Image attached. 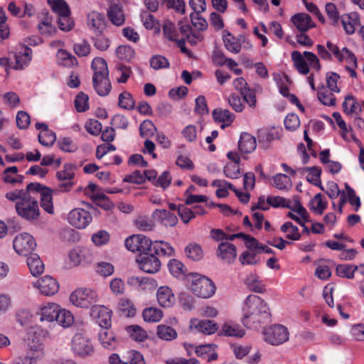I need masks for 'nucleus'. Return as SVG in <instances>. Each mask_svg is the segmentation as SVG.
<instances>
[{"instance_id":"obj_1","label":"nucleus","mask_w":364,"mask_h":364,"mask_svg":"<svg viewBox=\"0 0 364 364\" xmlns=\"http://www.w3.org/2000/svg\"><path fill=\"white\" fill-rule=\"evenodd\" d=\"M270 309L267 303L256 294L245 298L242 306V323L249 328H256L269 320Z\"/></svg>"},{"instance_id":"obj_2","label":"nucleus","mask_w":364,"mask_h":364,"mask_svg":"<svg viewBox=\"0 0 364 364\" xmlns=\"http://www.w3.org/2000/svg\"><path fill=\"white\" fill-rule=\"evenodd\" d=\"M39 328L31 327L27 330L24 338L26 352L16 358V364H37L45 356V346L39 338Z\"/></svg>"},{"instance_id":"obj_3","label":"nucleus","mask_w":364,"mask_h":364,"mask_svg":"<svg viewBox=\"0 0 364 364\" xmlns=\"http://www.w3.org/2000/svg\"><path fill=\"white\" fill-rule=\"evenodd\" d=\"M91 68L93 70L92 82L95 90L99 95L106 96L111 90L107 62L102 58H95Z\"/></svg>"},{"instance_id":"obj_4","label":"nucleus","mask_w":364,"mask_h":364,"mask_svg":"<svg viewBox=\"0 0 364 364\" xmlns=\"http://www.w3.org/2000/svg\"><path fill=\"white\" fill-rule=\"evenodd\" d=\"M186 285L196 296L208 299L216 290L213 282L208 277L198 273H189L186 277Z\"/></svg>"},{"instance_id":"obj_5","label":"nucleus","mask_w":364,"mask_h":364,"mask_svg":"<svg viewBox=\"0 0 364 364\" xmlns=\"http://www.w3.org/2000/svg\"><path fill=\"white\" fill-rule=\"evenodd\" d=\"M100 296L96 289L90 287H77L69 296V302L76 308L87 309L99 302Z\"/></svg>"},{"instance_id":"obj_6","label":"nucleus","mask_w":364,"mask_h":364,"mask_svg":"<svg viewBox=\"0 0 364 364\" xmlns=\"http://www.w3.org/2000/svg\"><path fill=\"white\" fill-rule=\"evenodd\" d=\"M327 49L322 45H317L316 50L319 56L325 60H331L332 55L339 62H346L353 66L356 65V57L353 52L346 47L341 50L334 43L328 41L326 44Z\"/></svg>"},{"instance_id":"obj_7","label":"nucleus","mask_w":364,"mask_h":364,"mask_svg":"<svg viewBox=\"0 0 364 364\" xmlns=\"http://www.w3.org/2000/svg\"><path fill=\"white\" fill-rule=\"evenodd\" d=\"M94 260L95 253L92 248L77 246L69 250L65 265L67 268L86 267L91 264Z\"/></svg>"},{"instance_id":"obj_8","label":"nucleus","mask_w":364,"mask_h":364,"mask_svg":"<svg viewBox=\"0 0 364 364\" xmlns=\"http://www.w3.org/2000/svg\"><path fill=\"white\" fill-rule=\"evenodd\" d=\"M16 210L20 217L28 221L36 220L40 215L38 201L31 193L23 200L17 202Z\"/></svg>"},{"instance_id":"obj_9","label":"nucleus","mask_w":364,"mask_h":364,"mask_svg":"<svg viewBox=\"0 0 364 364\" xmlns=\"http://www.w3.org/2000/svg\"><path fill=\"white\" fill-rule=\"evenodd\" d=\"M71 350L80 358L90 356L94 353V346L90 338L84 333H76L71 340Z\"/></svg>"},{"instance_id":"obj_10","label":"nucleus","mask_w":364,"mask_h":364,"mask_svg":"<svg viewBox=\"0 0 364 364\" xmlns=\"http://www.w3.org/2000/svg\"><path fill=\"white\" fill-rule=\"evenodd\" d=\"M263 334L265 342L272 346L281 345L289 339L288 328L280 324L265 328Z\"/></svg>"},{"instance_id":"obj_11","label":"nucleus","mask_w":364,"mask_h":364,"mask_svg":"<svg viewBox=\"0 0 364 364\" xmlns=\"http://www.w3.org/2000/svg\"><path fill=\"white\" fill-rule=\"evenodd\" d=\"M28 190L36 191L40 194L41 206L48 214H54V206L53 202V191L38 183H31L28 185Z\"/></svg>"},{"instance_id":"obj_12","label":"nucleus","mask_w":364,"mask_h":364,"mask_svg":"<svg viewBox=\"0 0 364 364\" xmlns=\"http://www.w3.org/2000/svg\"><path fill=\"white\" fill-rule=\"evenodd\" d=\"M13 246L19 255L28 256L35 250L36 242L31 234L22 232L15 237Z\"/></svg>"},{"instance_id":"obj_13","label":"nucleus","mask_w":364,"mask_h":364,"mask_svg":"<svg viewBox=\"0 0 364 364\" xmlns=\"http://www.w3.org/2000/svg\"><path fill=\"white\" fill-rule=\"evenodd\" d=\"M152 241L142 235H134L125 240L126 247L132 252L146 253L151 250Z\"/></svg>"},{"instance_id":"obj_14","label":"nucleus","mask_w":364,"mask_h":364,"mask_svg":"<svg viewBox=\"0 0 364 364\" xmlns=\"http://www.w3.org/2000/svg\"><path fill=\"white\" fill-rule=\"evenodd\" d=\"M59 306L60 305L55 302H47L40 305L36 311L40 322L45 323L55 322Z\"/></svg>"},{"instance_id":"obj_15","label":"nucleus","mask_w":364,"mask_h":364,"mask_svg":"<svg viewBox=\"0 0 364 364\" xmlns=\"http://www.w3.org/2000/svg\"><path fill=\"white\" fill-rule=\"evenodd\" d=\"M92 220L90 213L82 208L72 210L68 216V223L77 229L85 228L92 222Z\"/></svg>"},{"instance_id":"obj_16","label":"nucleus","mask_w":364,"mask_h":364,"mask_svg":"<svg viewBox=\"0 0 364 364\" xmlns=\"http://www.w3.org/2000/svg\"><path fill=\"white\" fill-rule=\"evenodd\" d=\"M34 288L46 296L55 294L59 290V284L56 279L50 276H45L32 283Z\"/></svg>"},{"instance_id":"obj_17","label":"nucleus","mask_w":364,"mask_h":364,"mask_svg":"<svg viewBox=\"0 0 364 364\" xmlns=\"http://www.w3.org/2000/svg\"><path fill=\"white\" fill-rule=\"evenodd\" d=\"M112 311L104 305L95 304L90 310V316L102 328L111 326Z\"/></svg>"},{"instance_id":"obj_18","label":"nucleus","mask_w":364,"mask_h":364,"mask_svg":"<svg viewBox=\"0 0 364 364\" xmlns=\"http://www.w3.org/2000/svg\"><path fill=\"white\" fill-rule=\"evenodd\" d=\"M11 69L20 70L26 68L31 61L32 50L27 46H21L14 54Z\"/></svg>"},{"instance_id":"obj_19","label":"nucleus","mask_w":364,"mask_h":364,"mask_svg":"<svg viewBox=\"0 0 364 364\" xmlns=\"http://www.w3.org/2000/svg\"><path fill=\"white\" fill-rule=\"evenodd\" d=\"M190 330L194 333H202L206 335L215 333L218 329V324L211 320H200L191 318L189 323Z\"/></svg>"},{"instance_id":"obj_20","label":"nucleus","mask_w":364,"mask_h":364,"mask_svg":"<svg viewBox=\"0 0 364 364\" xmlns=\"http://www.w3.org/2000/svg\"><path fill=\"white\" fill-rule=\"evenodd\" d=\"M136 262L139 264V268L146 273H156L161 268V262L154 254L146 253L140 256L136 259Z\"/></svg>"},{"instance_id":"obj_21","label":"nucleus","mask_w":364,"mask_h":364,"mask_svg":"<svg viewBox=\"0 0 364 364\" xmlns=\"http://www.w3.org/2000/svg\"><path fill=\"white\" fill-rule=\"evenodd\" d=\"M154 220L166 228L175 227L178 223L177 216L166 209H156L151 214Z\"/></svg>"},{"instance_id":"obj_22","label":"nucleus","mask_w":364,"mask_h":364,"mask_svg":"<svg viewBox=\"0 0 364 364\" xmlns=\"http://www.w3.org/2000/svg\"><path fill=\"white\" fill-rule=\"evenodd\" d=\"M289 209L290 211L287 214L288 217L301 226H304V224L309 221V215L299 201L294 200Z\"/></svg>"},{"instance_id":"obj_23","label":"nucleus","mask_w":364,"mask_h":364,"mask_svg":"<svg viewBox=\"0 0 364 364\" xmlns=\"http://www.w3.org/2000/svg\"><path fill=\"white\" fill-rule=\"evenodd\" d=\"M216 255L228 264L232 263L237 257V248L228 241L222 242L218 247Z\"/></svg>"},{"instance_id":"obj_24","label":"nucleus","mask_w":364,"mask_h":364,"mask_svg":"<svg viewBox=\"0 0 364 364\" xmlns=\"http://www.w3.org/2000/svg\"><path fill=\"white\" fill-rule=\"evenodd\" d=\"M109 21L115 26H120L125 21L122 6L118 0H112L107 10Z\"/></svg>"},{"instance_id":"obj_25","label":"nucleus","mask_w":364,"mask_h":364,"mask_svg":"<svg viewBox=\"0 0 364 364\" xmlns=\"http://www.w3.org/2000/svg\"><path fill=\"white\" fill-rule=\"evenodd\" d=\"M88 28L96 33H102L105 28V18L102 14L97 11H91L87 16Z\"/></svg>"},{"instance_id":"obj_26","label":"nucleus","mask_w":364,"mask_h":364,"mask_svg":"<svg viewBox=\"0 0 364 364\" xmlns=\"http://www.w3.org/2000/svg\"><path fill=\"white\" fill-rule=\"evenodd\" d=\"M98 341L103 348L110 350L115 349L118 343L114 333L108 328H103L100 331Z\"/></svg>"},{"instance_id":"obj_27","label":"nucleus","mask_w":364,"mask_h":364,"mask_svg":"<svg viewBox=\"0 0 364 364\" xmlns=\"http://www.w3.org/2000/svg\"><path fill=\"white\" fill-rule=\"evenodd\" d=\"M291 23L301 32H306L316 26L311 16L305 13H299L291 18Z\"/></svg>"},{"instance_id":"obj_28","label":"nucleus","mask_w":364,"mask_h":364,"mask_svg":"<svg viewBox=\"0 0 364 364\" xmlns=\"http://www.w3.org/2000/svg\"><path fill=\"white\" fill-rule=\"evenodd\" d=\"M224 45L227 50L232 53H238L241 50L242 42L244 41L242 36L235 37L228 31H224L223 33Z\"/></svg>"},{"instance_id":"obj_29","label":"nucleus","mask_w":364,"mask_h":364,"mask_svg":"<svg viewBox=\"0 0 364 364\" xmlns=\"http://www.w3.org/2000/svg\"><path fill=\"white\" fill-rule=\"evenodd\" d=\"M163 33L164 36L171 41H177L178 46L181 48L183 52H185V48H183V45L185 41L183 39H178L179 32L174 25V23L170 20H166L163 25Z\"/></svg>"},{"instance_id":"obj_30","label":"nucleus","mask_w":364,"mask_h":364,"mask_svg":"<svg viewBox=\"0 0 364 364\" xmlns=\"http://www.w3.org/2000/svg\"><path fill=\"white\" fill-rule=\"evenodd\" d=\"M156 299L159 305L163 307H171L175 303L174 294L172 290L166 286L158 289Z\"/></svg>"},{"instance_id":"obj_31","label":"nucleus","mask_w":364,"mask_h":364,"mask_svg":"<svg viewBox=\"0 0 364 364\" xmlns=\"http://www.w3.org/2000/svg\"><path fill=\"white\" fill-rule=\"evenodd\" d=\"M156 256L171 257L174 255L173 247L167 242L156 240L152 242L151 250Z\"/></svg>"},{"instance_id":"obj_32","label":"nucleus","mask_w":364,"mask_h":364,"mask_svg":"<svg viewBox=\"0 0 364 364\" xmlns=\"http://www.w3.org/2000/svg\"><path fill=\"white\" fill-rule=\"evenodd\" d=\"M341 22L346 33L351 35L355 33L359 24V17L356 13L346 14L341 16Z\"/></svg>"},{"instance_id":"obj_33","label":"nucleus","mask_w":364,"mask_h":364,"mask_svg":"<svg viewBox=\"0 0 364 364\" xmlns=\"http://www.w3.org/2000/svg\"><path fill=\"white\" fill-rule=\"evenodd\" d=\"M221 332L226 336L237 338H242L245 335V330L238 323L232 321L223 323Z\"/></svg>"},{"instance_id":"obj_34","label":"nucleus","mask_w":364,"mask_h":364,"mask_svg":"<svg viewBox=\"0 0 364 364\" xmlns=\"http://www.w3.org/2000/svg\"><path fill=\"white\" fill-rule=\"evenodd\" d=\"M215 346L213 344H205L196 346L195 352L200 358L206 359L208 362L216 360L218 354L215 353Z\"/></svg>"},{"instance_id":"obj_35","label":"nucleus","mask_w":364,"mask_h":364,"mask_svg":"<svg viewBox=\"0 0 364 364\" xmlns=\"http://www.w3.org/2000/svg\"><path fill=\"white\" fill-rule=\"evenodd\" d=\"M57 314L55 322L59 326L63 328H68L73 324L75 321L74 316L70 311L60 306Z\"/></svg>"},{"instance_id":"obj_36","label":"nucleus","mask_w":364,"mask_h":364,"mask_svg":"<svg viewBox=\"0 0 364 364\" xmlns=\"http://www.w3.org/2000/svg\"><path fill=\"white\" fill-rule=\"evenodd\" d=\"M257 146L255 138L248 133H243L239 141V149L243 153H250Z\"/></svg>"},{"instance_id":"obj_37","label":"nucleus","mask_w":364,"mask_h":364,"mask_svg":"<svg viewBox=\"0 0 364 364\" xmlns=\"http://www.w3.org/2000/svg\"><path fill=\"white\" fill-rule=\"evenodd\" d=\"M16 166H10L6 168L3 173L2 179L6 183L17 184L21 183L24 176L18 173Z\"/></svg>"},{"instance_id":"obj_38","label":"nucleus","mask_w":364,"mask_h":364,"mask_svg":"<svg viewBox=\"0 0 364 364\" xmlns=\"http://www.w3.org/2000/svg\"><path fill=\"white\" fill-rule=\"evenodd\" d=\"M27 265L33 276L36 277L43 272L44 264L37 254H31L27 259Z\"/></svg>"},{"instance_id":"obj_39","label":"nucleus","mask_w":364,"mask_h":364,"mask_svg":"<svg viewBox=\"0 0 364 364\" xmlns=\"http://www.w3.org/2000/svg\"><path fill=\"white\" fill-rule=\"evenodd\" d=\"M56 58L58 63L64 67L70 68L77 65V64L76 58L67 50L62 48L58 49Z\"/></svg>"},{"instance_id":"obj_40","label":"nucleus","mask_w":364,"mask_h":364,"mask_svg":"<svg viewBox=\"0 0 364 364\" xmlns=\"http://www.w3.org/2000/svg\"><path fill=\"white\" fill-rule=\"evenodd\" d=\"M213 117L215 121L223 123L222 128L229 126L234 119V115L229 110L223 109H215L213 112Z\"/></svg>"},{"instance_id":"obj_41","label":"nucleus","mask_w":364,"mask_h":364,"mask_svg":"<svg viewBox=\"0 0 364 364\" xmlns=\"http://www.w3.org/2000/svg\"><path fill=\"white\" fill-rule=\"evenodd\" d=\"M291 59L297 71L301 75H306L309 73V67L303 55L299 51H294L291 53Z\"/></svg>"},{"instance_id":"obj_42","label":"nucleus","mask_w":364,"mask_h":364,"mask_svg":"<svg viewBox=\"0 0 364 364\" xmlns=\"http://www.w3.org/2000/svg\"><path fill=\"white\" fill-rule=\"evenodd\" d=\"M358 270L356 265L351 264H341L336 267V273L339 277L353 279L355 272Z\"/></svg>"},{"instance_id":"obj_43","label":"nucleus","mask_w":364,"mask_h":364,"mask_svg":"<svg viewBox=\"0 0 364 364\" xmlns=\"http://www.w3.org/2000/svg\"><path fill=\"white\" fill-rule=\"evenodd\" d=\"M328 202L325 200L324 196L321 194H316L310 201L309 205L311 210L315 213L321 215L326 208Z\"/></svg>"},{"instance_id":"obj_44","label":"nucleus","mask_w":364,"mask_h":364,"mask_svg":"<svg viewBox=\"0 0 364 364\" xmlns=\"http://www.w3.org/2000/svg\"><path fill=\"white\" fill-rule=\"evenodd\" d=\"M303 174H306V180L316 186L320 183V176L321 171L317 166L306 167L301 169Z\"/></svg>"},{"instance_id":"obj_45","label":"nucleus","mask_w":364,"mask_h":364,"mask_svg":"<svg viewBox=\"0 0 364 364\" xmlns=\"http://www.w3.org/2000/svg\"><path fill=\"white\" fill-rule=\"evenodd\" d=\"M91 241L97 247L105 246L110 241V234L105 230H99L92 235Z\"/></svg>"},{"instance_id":"obj_46","label":"nucleus","mask_w":364,"mask_h":364,"mask_svg":"<svg viewBox=\"0 0 364 364\" xmlns=\"http://www.w3.org/2000/svg\"><path fill=\"white\" fill-rule=\"evenodd\" d=\"M186 256L194 261H198L203 257V251L201 247L195 242L188 244L185 248Z\"/></svg>"},{"instance_id":"obj_47","label":"nucleus","mask_w":364,"mask_h":364,"mask_svg":"<svg viewBox=\"0 0 364 364\" xmlns=\"http://www.w3.org/2000/svg\"><path fill=\"white\" fill-rule=\"evenodd\" d=\"M318 98L323 105L326 106H333L336 103V97L333 95V92L327 90L324 85L318 87Z\"/></svg>"},{"instance_id":"obj_48","label":"nucleus","mask_w":364,"mask_h":364,"mask_svg":"<svg viewBox=\"0 0 364 364\" xmlns=\"http://www.w3.org/2000/svg\"><path fill=\"white\" fill-rule=\"evenodd\" d=\"M170 273L175 277L183 279L186 277L185 274V267L183 264L178 259H172L168 264Z\"/></svg>"},{"instance_id":"obj_49","label":"nucleus","mask_w":364,"mask_h":364,"mask_svg":"<svg viewBox=\"0 0 364 364\" xmlns=\"http://www.w3.org/2000/svg\"><path fill=\"white\" fill-rule=\"evenodd\" d=\"M142 315L144 321L149 323L159 322L163 317L162 311L155 307L145 309Z\"/></svg>"},{"instance_id":"obj_50","label":"nucleus","mask_w":364,"mask_h":364,"mask_svg":"<svg viewBox=\"0 0 364 364\" xmlns=\"http://www.w3.org/2000/svg\"><path fill=\"white\" fill-rule=\"evenodd\" d=\"M343 107L344 112L348 114H357L358 111L361 110L360 103L351 95L346 97Z\"/></svg>"},{"instance_id":"obj_51","label":"nucleus","mask_w":364,"mask_h":364,"mask_svg":"<svg viewBox=\"0 0 364 364\" xmlns=\"http://www.w3.org/2000/svg\"><path fill=\"white\" fill-rule=\"evenodd\" d=\"M48 3L58 17L65 14H70V8L64 0H48Z\"/></svg>"},{"instance_id":"obj_52","label":"nucleus","mask_w":364,"mask_h":364,"mask_svg":"<svg viewBox=\"0 0 364 364\" xmlns=\"http://www.w3.org/2000/svg\"><path fill=\"white\" fill-rule=\"evenodd\" d=\"M282 232L286 233L287 238L291 240H299L301 237V234L299 228L294 225L291 222H286L281 226Z\"/></svg>"},{"instance_id":"obj_53","label":"nucleus","mask_w":364,"mask_h":364,"mask_svg":"<svg viewBox=\"0 0 364 364\" xmlns=\"http://www.w3.org/2000/svg\"><path fill=\"white\" fill-rule=\"evenodd\" d=\"M39 32L46 36H50L56 32L55 27L52 24V20L48 16L45 17L38 26Z\"/></svg>"},{"instance_id":"obj_54","label":"nucleus","mask_w":364,"mask_h":364,"mask_svg":"<svg viewBox=\"0 0 364 364\" xmlns=\"http://www.w3.org/2000/svg\"><path fill=\"white\" fill-rule=\"evenodd\" d=\"M275 187L279 190H289L291 186V180L286 174L278 173L273 177Z\"/></svg>"},{"instance_id":"obj_55","label":"nucleus","mask_w":364,"mask_h":364,"mask_svg":"<svg viewBox=\"0 0 364 364\" xmlns=\"http://www.w3.org/2000/svg\"><path fill=\"white\" fill-rule=\"evenodd\" d=\"M115 53L119 60L125 61L131 60L135 55L134 50L132 47L125 45L119 46L116 49Z\"/></svg>"},{"instance_id":"obj_56","label":"nucleus","mask_w":364,"mask_h":364,"mask_svg":"<svg viewBox=\"0 0 364 364\" xmlns=\"http://www.w3.org/2000/svg\"><path fill=\"white\" fill-rule=\"evenodd\" d=\"M75 166L70 164H66L63 166L62 170L56 173V178L59 181H72L75 176Z\"/></svg>"},{"instance_id":"obj_57","label":"nucleus","mask_w":364,"mask_h":364,"mask_svg":"<svg viewBox=\"0 0 364 364\" xmlns=\"http://www.w3.org/2000/svg\"><path fill=\"white\" fill-rule=\"evenodd\" d=\"M135 226L141 231H151L154 230L155 225L154 223L147 216H139L134 220Z\"/></svg>"},{"instance_id":"obj_58","label":"nucleus","mask_w":364,"mask_h":364,"mask_svg":"<svg viewBox=\"0 0 364 364\" xmlns=\"http://www.w3.org/2000/svg\"><path fill=\"white\" fill-rule=\"evenodd\" d=\"M38 140L43 146H51L56 140L55 133L50 129L41 130L38 134Z\"/></svg>"},{"instance_id":"obj_59","label":"nucleus","mask_w":364,"mask_h":364,"mask_svg":"<svg viewBox=\"0 0 364 364\" xmlns=\"http://www.w3.org/2000/svg\"><path fill=\"white\" fill-rule=\"evenodd\" d=\"M340 80V76L336 73H328L326 77V81L327 87L330 91L338 93L341 91L340 86L338 85Z\"/></svg>"},{"instance_id":"obj_60","label":"nucleus","mask_w":364,"mask_h":364,"mask_svg":"<svg viewBox=\"0 0 364 364\" xmlns=\"http://www.w3.org/2000/svg\"><path fill=\"white\" fill-rule=\"evenodd\" d=\"M157 334L161 339L171 341L177 337V333L173 328L164 325L158 326Z\"/></svg>"},{"instance_id":"obj_61","label":"nucleus","mask_w":364,"mask_h":364,"mask_svg":"<svg viewBox=\"0 0 364 364\" xmlns=\"http://www.w3.org/2000/svg\"><path fill=\"white\" fill-rule=\"evenodd\" d=\"M134 100L132 95L127 91L122 92L119 95V106L124 109H132L134 107Z\"/></svg>"},{"instance_id":"obj_62","label":"nucleus","mask_w":364,"mask_h":364,"mask_svg":"<svg viewBox=\"0 0 364 364\" xmlns=\"http://www.w3.org/2000/svg\"><path fill=\"white\" fill-rule=\"evenodd\" d=\"M242 265H255L259 262L257 254L245 250L239 257Z\"/></svg>"},{"instance_id":"obj_63","label":"nucleus","mask_w":364,"mask_h":364,"mask_svg":"<svg viewBox=\"0 0 364 364\" xmlns=\"http://www.w3.org/2000/svg\"><path fill=\"white\" fill-rule=\"evenodd\" d=\"M127 331L130 337L136 341H142L146 337V331L137 325L128 326Z\"/></svg>"},{"instance_id":"obj_64","label":"nucleus","mask_w":364,"mask_h":364,"mask_svg":"<svg viewBox=\"0 0 364 364\" xmlns=\"http://www.w3.org/2000/svg\"><path fill=\"white\" fill-rule=\"evenodd\" d=\"M58 27L63 31H69L74 27V21L70 17V14H65L58 17Z\"/></svg>"}]
</instances>
